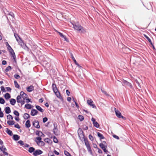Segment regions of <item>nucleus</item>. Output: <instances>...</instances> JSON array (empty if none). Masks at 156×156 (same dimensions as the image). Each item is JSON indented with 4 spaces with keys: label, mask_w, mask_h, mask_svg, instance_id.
<instances>
[{
    "label": "nucleus",
    "mask_w": 156,
    "mask_h": 156,
    "mask_svg": "<svg viewBox=\"0 0 156 156\" xmlns=\"http://www.w3.org/2000/svg\"><path fill=\"white\" fill-rule=\"evenodd\" d=\"M73 25V27L75 30L81 33H84L86 32V30L78 23H76L74 24L72 23Z\"/></svg>",
    "instance_id": "f257e3e1"
},
{
    "label": "nucleus",
    "mask_w": 156,
    "mask_h": 156,
    "mask_svg": "<svg viewBox=\"0 0 156 156\" xmlns=\"http://www.w3.org/2000/svg\"><path fill=\"white\" fill-rule=\"evenodd\" d=\"M37 140L36 141V142L37 145L39 146H44L45 145L44 143L41 141V138L40 137H37L36 138Z\"/></svg>",
    "instance_id": "f03ea898"
},
{
    "label": "nucleus",
    "mask_w": 156,
    "mask_h": 156,
    "mask_svg": "<svg viewBox=\"0 0 156 156\" xmlns=\"http://www.w3.org/2000/svg\"><path fill=\"white\" fill-rule=\"evenodd\" d=\"M122 85L126 87H128L130 88H133V86L131 84L128 82L127 81L123 80L122 81Z\"/></svg>",
    "instance_id": "7ed1b4c3"
},
{
    "label": "nucleus",
    "mask_w": 156,
    "mask_h": 156,
    "mask_svg": "<svg viewBox=\"0 0 156 156\" xmlns=\"http://www.w3.org/2000/svg\"><path fill=\"white\" fill-rule=\"evenodd\" d=\"M115 114L119 118H122L123 119H125V118L122 115L120 112L118 110H117L115 108Z\"/></svg>",
    "instance_id": "20e7f679"
},
{
    "label": "nucleus",
    "mask_w": 156,
    "mask_h": 156,
    "mask_svg": "<svg viewBox=\"0 0 156 156\" xmlns=\"http://www.w3.org/2000/svg\"><path fill=\"white\" fill-rule=\"evenodd\" d=\"M87 104L90 106L92 107L93 108H96V107L95 105L93 104V101L91 100H87Z\"/></svg>",
    "instance_id": "39448f33"
},
{
    "label": "nucleus",
    "mask_w": 156,
    "mask_h": 156,
    "mask_svg": "<svg viewBox=\"0 0 156 156\" xmlns=\"http://www.w3.org/2000/svg\"><path fill=\"white\" fill-rule=\"evenodd\" d=\"M43 152L42 151L40 150H37L35 151L33 153V154L35 156H36L38 155H40L42 154Z\"/></svg>",
    "instance_id": "423d86ee"
},
{
    "label": "nucleus",
    "mask_w": 156,
    "mask_h": 156,
    "mask_svg": "<svg viewBox=\"0 0 156 156\" xmlns=\"http://www.w3.org/2000/svg\"><path fill=\"white\" fill-rule=\"evenodd\" d=\"M0 150L1 151H2L3 153L5 155H8V153L5 152V151L6 150V149L4 145H2L1 146H0Z\"/></svg>",
    "instance_id": "0eeeda50"
},
{
    "label": "nucleus",
    "mask_w": 156,
    "mask_h": 156,
    "mask_svg": "<svg viewBox=\"0 0 156 156\" xmlns=\"http://www.w3.org/2000/svg\"><path fill=\"white\" fill-rule=\"evenodd\" d=\"M36 135H38L39 137H44V134L41 131H37L36 132Z\"/></svg>",
    "instance_id": "6e6552de"
},
{
    "label": "nucleus",
    "mask_w": 156,
    "mask_h": 156,
    "mask_svg": "<svg viewBox=\"0 0 156 156\" xmlns=\"http://www.w3.org/2000/svg\"><path fill=\"white\" fill-rule=\"evenodd\" d=\"M38 111L36 109H33L31 111L30 114L33 116L36 115L38 114Z\"/></svg>",
    "instance_id": "1a4fd4ad"
},
{
    "label": "nucleus",
    "mask_w": 156,
    "mask_h": 156,
    "mask_svg": "<svg viewBox=\"0 0 156 156\" xmlns=\"http://www.w3.org/2000/svg\"><path fill=\"white\" fill-rule=\"evenodd\" d=\"M18 43L22 48L25 49H28V48L26 46V44L22 42L21 40H20V41L18 42Z\"/></svg>",
    "instance_id": "9d476101"
},
{
    "label": "nucleus",
    "mask_w": 156,
    "mask_h": 156,
    "mask_svg": "<svg viewBox=\"0 0 156 156\" xmlns=\"http://www.w3.org/2000/svg\"><path fill=\"white\" fill-rule=\"evenodd\" d=\"M9 52L10 53V55H11V57H13V59L15 60L16 56H15V53H14L13 50L12 49L11 50H9Z\"/></svg>",
    "instance_id": "9b49d317"
},
{
    "label": "nucleus",
    "mask_w": 156,
    "mask_h": 156,
    "mask_svg": "<svg viewBox=\"0 0 156 156\" xmlns=\"http://www.w3.org/2000/svg\"><path fill=\"white\" fill-rule=\"evenodd\" d=\"M33 126L36 128H40V126L39 125V122L38 121H35L33 122Z\"/></svg>",
    "instance_id": "f8f14e48"
},
{
    "label": "nucleus",
    "mask_w": 156,
    "mask_h": 156,
    "mask_svg": "<svg viewBox=\"0 0 156 156\" xmlns=\"http://www.w3.org/2000/svg\"><path fill=\"white\" fill-rule=\"evenodd\" d=\"M20 95L23 98V99H25L27 98V95L23 91H21L20 92Z\"/></svg>",
    "instance_id": "ddd939ff"
},
{
    "label": "nucleus",
    "mask_w": 156,
    "mask_h": 156,
    "mask_svg": "<svg viewBox=\"0 0 156 156\" xmlns=\"http://www.w3.org/2000/svg\"><path fill=\"white\" fill-rule=\"evenodd\" d=\"M34 87L33 86L31 85L27 87V90L28 92H30L34 90Z\"/></svg>",
    "instance_id": "4468645a"
},
{
    "label": "nucleus",
    "mask_w": 156,
    "mask_h": 156,
    "mask_svg": "<svg viewBox=\"0 0 156 156\" xmlns=\"http://www.w3.org/2000/svg\"><path fill=\"white\" fill-rule=\"evenodd\" d=\"M17 101L18 103H20V102H21V101H22L23 100V98L20 95H18L17 97Z\"/></svg>",
    "instance_id": "2eb2a0df"
},
{
    "label": "nucleus",
    "mask_w": 156,
    "mask_h": 156,
    "mask_svg": "<svg viewBox=\"0 0 156 156\" xmlns=\"http://www.w3.org/2000/svg\"><path fill=\"white\" fill-rule=\"evenodd\" d=\"M36 108L37 110L41 112H43L44 111V110L40 106L38 105H36Z\"/></svg>",
    "instance_id": "dca6fc26"
},
{
    "label": "nucleus",
    "mask_w": 156,
    "mask_h": 156,
    "mask_svg": "<svg viewBox=\"0 0 156 156\" xmlns=\"http://www.w3.org/2000/svg\"><path fill=\"white\" fill-rule=\"evenodd\" d=\"M10 108L9 107H7L5 108V112L6 114H9L11 112Z\"/></svg>",
    "instance_id": "f3484780"
},
{
    "label": "nucleus",
    "mask_w": 156,
    "mask_h": 156,
    "mask_svg": "<svg viewBox=\"0 0 156 156\" xmlns=\"http://www.w3.org/2000/svg\"><path fill=\"white\" fill-rule=\"evenodd\" d=\"M25 126L27 128H29L30 126V122L29 120H28L26 121L25 123Z\"/></svg>",
    "instance_id": "a211bd4d"
},
{
    "label": "nucleus",
    "mask_w": 156,
    "mask_h": 156,
    "mask_svg": "<svg viewBox=\"0 0 156 156\" xmlns=\"http://www.w3.org/2000/svg\"><path fill=\"white\" fill-rule=\"evenodd\" d=\"M32 107H33V106L29 104H26L25 105V107L27 109H30Z\"/></svg>",
    "instance_id": "6ab92c4d"
},
{
    "label": "nucleus",
    "mask_w": 156,
    "mask_h": 156,
    "mask_svg": "<svg viewBox=\"0 0 156 156\" xmlns=\"http://www.w3.org/2000/svg\"><path fill=\"white\" fill-rule=\"evenodd\" d=\"M5 98L6 100H8L11 97L10 94L8 93L5 94L4 95Z\"/></svg>",
    "instance_id": "aec40b11"
},
{
    "label": "nucleus",
    "mask_w": 156,
    "mask_h": 156,
    "mask_svg": "<svg viewBox=\"0 0 156 156\" xmlns=\"http://www.w3.org/2000/svg\"><path fill=\"white\" fill-rule=\"evenodd\" d=\"M10 103L12 105H14L16 103V100L14 99H12L10 101Z\"/></svg>",
    "instance_id": "412c9836"
},
{
    "label": "nucleus",
    "mask_w": 156,
    "mask_h": 156,
    "mask_svg": "<svg viewBox=\"0 0 156 156\" xmlns=\"http://www.w3.org/2000/svg\"><path fill=\"white\" fill-rule=\"evenodd\" d=\"M14 36H15V38H16V41L18 42L19 41H20V40H21L20 39V37H19V36L17 34L15 33L14 34Z\"/></svg>",
    "instance_id": "4be33fe9"
},
{
    "label": "nucleus",
    "mask_w": 156,
    "mask_h": 156,
    "mask_svg": "<svg viewBox=\"0 0 156 156\" xmlns=\"http://www.w3.org/2000/svg\"><path fill=\"white\" fill-rule=\"evenodd\" d=\"M7 123H8V125L11 126V125H14L15 123V122L12 120H10V121L8 120L7 122Z\"/></svg>",
    "instance_id": "5701e85b"
},
{
    "label": "nucleus",
    "mask_w": 156,
    "mask_h": 156,
    "mask_svg": "<svg viewBox=\"0 0 156 156\" xmlns=\"http://www.w3.org/2000/svg\"><path fill=\"white\" fill-rule=\"evenodd\" d=\"M52 87L54 92H56L58 90L55 84L54 83L52 84Z\"/></svg>",
    "instance_id": "b1692460"
},
{
    "label": "nucleus",
    "mask_w": 156,
    "mask_h": 156,
    "mask_svg": "<svg viewBox=\"0 0 156 156\" xmlns=\"http://www.w3.org/2000/svg\"><path fill=\"white\" fill-rule=\"evenodd\" d=\"M23 117L24 119H27L30 117V116L28 114L25 113L24 114Z\"/></svg>",
    "instance_id": "393cba45"
},
{
    "label": "nucleus",
    "mask_w": 156,
    "mask_h": 156,
    "mask_svg": "<svg viewBox=\"0 0 156 156\" xmlns=\"http://www.w3.org/2000/svg\"><path fill=\"white\" fill-rule=\"evenodd\" d=\"M14 140H17L20 139L19 136L17 135H14L13 136Z\"/></svg>",
    "instance_id": "a878e982"
},
{
    "label": "nucleus",
    "mask_w": 156,
    "mask_h": 156,
    "mask_svg": "<svg viewBox=\"0 0 156 156\" xmlns=\"http://www.w3.org/2000/svg\"><path fill=\"white\" fill-rule=\"evenodd\" d=\"M6 131V133L10 135H12V132L11 130H9V129L7 128Z\"/></svg>",
    "instance_id": "bb28decb"
},
{
    "label": "nucleus",
    "mask_w": 156,
    "mask_h": 156,
    "mask_svg": "<svg viewBox=\"0 0 156 156\" xmlns=\"http://www.w3.org/2000/svg\"><path fill=\"white\" fill-rule=\"evenodd\" d=\"M34 151L35 148L33 147H30L28 150V151L30 153L34 152Z\"/></svg>",
    "instance_id": "cd10ccee"
},
{
    "label": "nucleus",
    "mask_w": 156,
    "mask_h": 156,
    "mask_svg": "<svg viewBox=\"0 0 156 156\" xmlns=\"http://www.w3.org/2000/svg\"><path fill=\"white\" fill-rule=\"evenodd\" d=\"M98 136L101 139H103L104 137L103 136V135L101 133L99 132H98L97 133Z\"/></svg>",
    "instance_id": "c85d7f7f"
},
{
    "label": "nucleus",
    "mask_w": 156,
    "mask_h": 156,
    "mask_svg": "<svg viewBox=\"0 0 156 156\" xmlns=\"http://www.w3.org/2000/svg\"><path fill=\"white\" fill-rule=\"evenodd\" d=\"M7 119L9 120V121L11 120H13V117L10 115H9L7 116Z\"/></svg>",
    "instance_id": "c756f323"
},
{
    "label": "nucleus",
    "mask_w": 156,
    "mask_h": 156,
    "mask_svg": "<svg viewBox=\"0 0 156 156\" xmlns=\"http://www.w3.org/2000/svg\"><path fill=\"white\" fill-rule=\"evenodd\" d=\"M14 83L15 87L18 88H19L20 87V86L18 83L17 81H14Z\"/></svg>",
    "instance_id": "7c9ffc66"
},
{
    "label": "nucleus",
    "mask_w": 156,
    "mask_h": 156,
    "mask_svg": "<svg viewBox=\"0 0 156 156\" xmlns=\"http://www.w3.org/2000/svg\"><path fill=\"white\" fill-rule=\"evenodd\" d=\"M94 126L96 128H99V124L97 122H95L93 123Z\"/></svg>",
    "instance_id": "2f4dec72"
},
{
    "label": "nucleus",
    "mask_w": 156,
    "mask_h": 156,
    "mask_svg": "<svg viewBox=\"0 0 156 156\" xmlns=\"http://www.w3.org/2000/svg\"><path fill=\"white\" fill-rule=\"evenodd\" d=\"M64 154L66 156H72L70 154L66 151H64Z\"/></svg>",
    "instance_id": "473e14b6"
},
{
    "label": "nucleus",
    "mask_w": 156,
    "mask_h": 156,
    "mask_svg": "<svg viewBox=\"0 0 156 156\" xmlns=\"http://www.w3.org/2000/svg\"><path fill=\"white\" fill-rule=\"evenodd\" d=\"M11 66H9L7 67L6 69H5V71L6 72H8V71L10 70L11 69Z\"/></svg>",
    "instance_id": "72a5a7b5"
},
{
    "label": "nucleus",
    "mask_w": 156,
    "mask_h": 156,
    "mask_svg": "<svg viewBox=\"0 0 156 156\" xmlns=\"http://www.w3.org/2000/svg\"><path fill=\"white\" fill-rule=\"evenodd\" d=\"M5 103L4 100L2 98H0V103L3 104Z\"/></svg>",
    "instance_id": "f704fd0d"
},
{
    "label": "nucleus",
    "mask_w": 156,
    "mask_h": 156,
    "mask_svg": "<svg viewBox=\"0 0 156 156\" xmlns=\"http://www.w3.org/2000/svg\"><path fill=\"white\" fill-rule=\"evenodd\" d=\"M14 114L17 116H19V113L17 111H14L13 112Z\"/></svg>",
    "instance_id": "c9c22d12"
},
{
    "label": "nucleus",
    "mask_w": 156,
    "mask_h": 156,
    "mask_svg": "<svg viewBox=\"0 0 156 156\" xmlns=\"http://www.w3.org/2000/svg\"><path fill=\"white\" fill-rule=\"evenodd\" d=\"M78 119L80 121H82L84 119V117L83 116L79 115L78 116Z\"/></svg>",
    "instance_id": "e433bc0d"
},
{
    "label": "nucleus",
    "mask_w": 156,
    "mask_h": 156,
    "mask_svg": "<svg viewBox=\"0 0 156 156\" xmlns=\"http://www.w3.org/2000/svg\"><path fill=\"white\" fill-rule=\"evenodd\" d=\"M85 143L87 148L90 147L89 143L87 141H85Z\"/></svg>",
    "instance_id": "4c0bfd02"
},
{
    "label": "nucleus",
    "mask_w": 156,
    "mask_h": 156,
    "mask_svg": "<svg viewBox=\"0 0 156 156\" xmlns=\"http://www.w3.org/2000/svg\"><path fill=\"white\" fill-rule=\"evenodd\" d=\"M53 141L55 143H57L58 142V140L55 136H54L53 137Z\"/></svg>",
    "instance_id": "58836bf2"
},
{
    "label": "nucleus",
    "mask_w": 156,
    "mask_h": 156,
    "mask_svg": "<svg viewBox=\"0 0 156 156\" xmlns=\"http://www.w3.org/2000/svg\"><path fill=\"white\" fill-rule=\"evenodd\" d=\"M54 92L55 93V94L58 97H59L60 96V94L58 90L56 92Z\"/></svg>",
    "instance_id": "ea45409f"
},
{
    "label": "nucleus",
    "mask_w": 156,
    "mask_h": 156,
    "mask_svg": "<svg viewBox=\"0 0 156 156\" xmlns=\"http://www.w3.org/2000/svg\"><path fill=\"white\" fill-rule=\"evenodd\" d=\"M70 55H71V57L72 58V59L73 61L74 62V63L76 62V59H75L74 57L73 54L72 53H71L70 54Z\"/></svg>",
    "instance_id": "a19ab883"
},
{
    "label": "nucleus",
    "mask_w": 156,
    "mask_h": 156,
    "mask_svg": "<svg viewBox=\"0 0 156 156\" xmlns=\"http://www.w3.org/2000/svg\"><path fill=\"white\" fill-rule=\"evenodd\" d=\"M99 146L102 149L105 148V145L103 144H99Z\"/></svg>",
    "instance_id": "79ce46f5"
},
{
    "label": "nucleus",
    "mask_w": 156,
    "mask_h": 156,
    "mask_svg": "<svg viewBox=\"0 0 156 156\" xmlns=\"http://www.w3.org/2000/svg\"><path fill=\"white\" fill-rule=\"evenodd\" d=\"M87 148V151H88L89 152L90 154H92V151L91 149L90 148V147H89Z\"/></svg>",
    "instance_id": "37998d69"
},
{
    "label": "nucleus",
    "mask_w": 156,
    "mask_h": 156,
    "mask_svg": "<svg viewBox=\"0 0 156 156\" xmlns=\"http://www.w3.org/2000/svg\"><path fill=\"white\" fill-rule=\"evenodd\" d=\"M9 16H11V17L12 18H13L14 17V14L12 12H10L9 13Z\"/></svg>",
    "instance_id": "c03bdc74"
},
{
    "label": "nucleus",
    "mask_w": 156,
    "mask_h": 156,
    "mask_svg": "<svg viewBox=\"0 0 156 156\" xmlns=\"http://www.w3.org/2000/svg\"><path fill=\"white\" fill-rule=\"evenodd\" d=\"M44 141H45V142L48 143H49L50 141V140L48 138H47L44 139Z\"/></svg>",
    "instance_id": "a18cd8bd"
},
{
    "label": "nucleus",
    "mask_w": 156,
    "mask_h": 156,
    "mask_svg": "<svg viewBox=\"0 0 156 156\" xmlns=\"http://www.w3.org/2000/svg\"><path fill=\"white\" fill-rule=\"evenodd\" d=\"M145 37H146V38L148 40L149 42L151 44H152V43H151V40L146 35H145Z\"/></svg>",
    "instance_id": "49530a36"
},
{
    "label": "nucleus",
    "mask_w": 156,
    "mask_h": 156,
    "mask_svg": "<svg viewBox=\"0 0 156 156\" xmlns=\"http://www.w3.org/2000/svg\"><path fill=\"white\" fill-rule=\"evenodd\" d=\"M14 77L16 79H19L20 78V76L18 74H15L14 75Z\"/></svg>",
    "instance_id": "de8ad7c7"
},
{
    "label": "nucleus",
    "mask_w": 156,
    "mask_h": 156,
    "mask_svg": "<svg viewBox=\"0 0 156 156\" xmlns=\"http://www.w3.org/2000/svg\"><path fill=\"white\" fill-rule=\"evenodd\" d=\"M89 137L90 139L91 140H94V138L93 136L91 135H90L89 136Z\"/></svg>",
    "instance_id": "09e8293b"
},
{
    "label": "nucleus",
    "mask_w": 156,
    "mask_h": 156,
    "mask_svg": "<svg viewBox=\"0 0 156 156\" xmlns=\"http://www.w3.org/2000/svg\"><path fill=\"white\" fill-rule=\"evenodd\" d=\"M43 122L44 123L45 122L48 120V118L47 117H44L43 119Z\"/></svg>",
    "instance_id": "8fccbe9b"
},
{
    "label": "nucleus",
    "mask_w": 156,
    "mask_h": 156,
    "mask_svg": "<svg viewBox=\"0 0 156 156\" xmlns=\"http://www.w3.org/2000/svg\"><path fill=\"white\" fill-rule=\"evenodd\" d=\"M14 126L16 128L18 129H20V126L18 123L15 125Z\"/></svg>",
    "instance_id": "3c124183"
},
{
    "label": "nucleus",
    "mask_w": 156,
    "mask_h": 156,
    "mask_svg": "<svg viewBox=\"0 0 156 156\" xmlns=\"http://www.w3.org/2000/svg\"><path fill=\"white\" fill-rule=\"evenodd\" d=\"M18 143L20 144V145L23 146L24 145V143L23 142L22 140H20L18 142Z\"/></svg>",
    "instance_id": "603ef678"
},
{
    "label": "nucleus",
    "mask_w": 156,
    "mask_h": 156,
    "mask_svg": "<svg viewBox=\"0 0 156 156\" xmlns=\"http://www.w3.org/2000/svg\"><path fill=\"white\" fill-rule=\"evenodd\" d=\"M73 100L74 101V102H75V105H76V107L77 108H79V105H78V104H77V103L76 102V101L74 100V99H73Z\"/></svg>",
    "instance_id": "864d4df0"
},
{
    "label": "nucleus",
    "mask_w": 156,
    "mask_h": 156,
    "mask_svg": "<svg viewBox=\"0 0 156 156\" xmlns=\"http://www.w3.org/2000/svg\"><path fill=\"white\" fill-rule=\"evenodd\" d=\"M113 136L115 138L119 140V137L115 135H113Z\"/></svg>",
    "instance_id": "5fc2aeb1"
},
{
    "label": "nucleus",
    "mask_w": 156,
    "mask_h": 156,
    "mask_svg": "<svg viewBox=\"0 0 156 156\" xmlns=\"http://www.w3.org/2000/svg\"><path fill=\"white\" fill-rule=\"evenodd\" d=\"M3 114L2 112L0 111V117H3Z\"/></svg>",
    "instance_id": "6e6d98bb"
},
{
    "label": "nucleus",
    "mask_w": 156,
    "mask_h": 156,
    "mask_svg": "<svg viewBox=\"0 0 156 156\" xmlns=\"http://www.w3.org/2000/svg\"><path fill=\"white\" fill-rule=\"evenodd\" d=\"M101 91L103 93H104L107 96H108L109 95V94L107 93L105 91H104L102 90H101Z\"/></svg>",
    "instance_id": "4d7b16f0"
},
{
    "label": "nucleus",
    "mask_w": 156,
    "mask_h": 156,
    "mask_svg": "<svg viewBox=\"0 0 156 156\" xmlns=\"http://www.w3.org/2000/svg\"><path fill=\"white\" fill-rule=\"evenodd\" d=\"M1 90L3 92H5V89L4 87L3 86H2L1 87Z\"/></svg>",
    "instance_id": "13d9d810"
},
{
    "label": "nucleus",
    "mask_w": 156,
    "mask_h": 156,
    "mask_svg": "<svg viewBox=\"0 0 156 156\" xmlns=\"http://www.w3.org/2000/svg\"><path fill=\"white\" fill-rule=\"evenodd\" d=\"M135 81V82L136 83H137V84L139 87L140 88H141V87L140 86V84L139 82L138 81V80H136Z\"/></svg>",
    "instance_id": "bf43d9fd"
},
{
    "label": "nucleus",
    "mask_w": 156,
    "mask_h": 156,
    "mask_svg": "<svg viewBox=\"0 0 156 156\" xmlns=\"http://www.w3.org/2000/svg\"><path fill=\"white\" fill-rule=\"evenodd\" d=\"M26 102L27 103H28L29 102H30V99H26Z\"/></svg>",
    "instance_id": "052dcab7"
},
{
    "label": "nucleus",
    "mask_w": 156,
    "mask_h": 156,
    "mask_svg": "<svg viewBox=\"0 0 156 156\" xmlns=\"http://www.w3.org/2000/svg\"><path fill=\"white\" fill-rule=\"evenodd\" d=\"M54 152L55 154L57 155H58L59 154V153L55 150L54 151Z\"/></svg>",
    "instance_id": "680f3d73"
},
{
    "label": "nucleus",
    "mask_w": 156,
    "mask_h": 156,
    "mask_svg": "<svg viewBox=\"0 0 156 156\" xmlns=\"http://www.w3.org/2000/svg\"><path fill=\"white\" fill-rule=\"evenodd\" d=\"M7 62H6L5 60H3L2 61V64L3 65H5L6 64Z\"/></svg>",
    "instance_id": "e2e57ef3"
},
{
    "label": "nucleus",
    "mask_w": 156,
    "mask_h": 156,
    "mask_svg": "<svg viewBox=\"0 0 156 156\" xmlns=\"http://www.w3.org/2000/svg\"><path fill=\"white\" fill-rule=\"evenodd\" d=\"M91 121L93 122V124L95 122H96L95 119L93 118H92L91 119Z\"/></svg>",
    "instance_id": "0e129e2a"
},
{
    "label": "nucleus",
    "mask_w": 156,
    "mask_h": 156,
    "mask_svg": "<svg viewBox=\"0 0 156 156\" xmlns=\"http://www.w3.org/2000/svg\"><path fill=\"white\" fill-rule=\"evenodd\" d=\"M24 100L25 99H23V100L22 101H21V102H20V103H21V104L22 105H23L24 103H25V101H24Z\"/></svg>",
    "instance_id": "69168bd1"
},
{
    "label": "nucleus",
    "mask_w": 156,
    "mask_h": 156,
    "mask_svg": "<svg viewBox=\"0 0 156 156\" xmlns=\"http://www.w3.org/2000/svg\"><path fill=\"white\" fill-rule=\"evenodd\" d=\"M7 48L9 51L12 49L10 45H9V46L7 47Z\"/></svg>",
    "instance_id": "338daca9"
},
{
    "label": "nucleus",
    "mask_w": 156,
    "mask_h": 156,
    "mask_svg": "<svg viewBox=\"0 0 156 156\" xmlns=\"http://www.w3.org/2000/svg\"><path fill=\"white\" fill-rule=\"evenodd\" d=\"M15 119L17 121H19L20 120V119L19 117H15Z\"/></svg>",
    "instance_id": "774afa93"
}]
</instances>
